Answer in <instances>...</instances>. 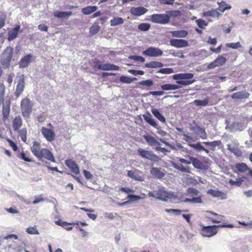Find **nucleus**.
Returning <instances> with one entry per match:
<instances>
[{
	"instance_id": "f257e3e1",
	"label": "nucleus",
	"mask_w": 252,
	"mask_h": 252,
	"mask_svg": "<svg viewBox=\"0 0 252 252\" xmlns=\"http://www.w3.org/2000/svg\"><path fill=\"white\" fill-rule=\"evenodd\" d=\"M193 77V74L191 73H179L173 76V78L177 80L176 83L181 86H187L194 83L195 80H190Z\"/></svg>"
},
{
	"instance_id": "f03ea898",
	"label": "nucleus",
	"mask_w": 252,
	"mask_h": 252,
	"mask_svg": "<svg viewBox=\"0 0 252 252\" xmlns=\"http://www.w3.org/2000/svg\"><path fill=\"white\" fill-rule=\"evenodd\" d=\"M186 194L191 198H186L184 200V202L199 204L202 203L201 194L197 189L193 188H189L187 189Z\"/></svg>"
},
{
	"instance_id": "7ed1b4c3",
	"label": "nucleus",
	"mask_w": 252,
	"mask_h": 252,
	"mask_svg": "<svg viewBox=\"0 0 252 252\" xmlns=\"http://www.w3.org/2000/svg\"><path fill=\"white\" fill-rule=\"evenodd\" d=\"M148 195L149 197L163 201H166L170 197V193L165 190L164 188H159L153 192L149 191Z\"/></svg>"
},
{
	"instance_id": "20e7f679",
	"label": "nucleus",
	"mask_w": 252,
	"mask_h": 252,
	"mask_svg": "<svg viewBox=\"0 0 252 252\" xmlns=\"http://www.w3.org/2000/svg\"><path fill=\"white\" fill-rule=\"evenodd\" d=\"M20 108L23 117L29 118L32 112V105L30 98L27 97L21 100Z\"/></svg>"
},
{
	"instance_id": "39448f33",
	"label": "nucleus",
	"mask_w": 252,
	"mask_h": 252,
	"mask_svg": "<svg viewBox=\"0 0 252 252\" xmlns=\"http://www.w3.org/2000/svg\"><path fill=\"white\" fill-rule=\"evenodd\" d=\"M93 68L102 70H118L119 67L111 63H103L99 60H95L93 62Z\"/></svg>"
},
{
	"instance_id": "423d86ee",
	"label": "nucleus",
	"mask_w": 252,
	"mask_h": 252,
	"mask_svg": "<svg viewBox=\"0 0 252 252\" xmlns=\"http://www.w3.org/2000/svg\"><path fill=\"white\" fill-rule=\"evenodd\" d=\"M151 21L154 23L165 25L170 21V17L165 14H154L151 16Z\"/></svg>"
},
{
	"instance_id": "0eeeda50",
	"label": "nucleus",
	"mask_w": 252,
	"mask_h": 252,
	"mask_svg": "<svg viewBox=\"0 0 252 252\" xmlns=\"http://www.w3.org/2000/svg\"><path fill=\"white\" fill-rule=\"evenodd\" d=\"M202 226L200 233L203 237H211L216 235L217 233V228L220 226V225Z\"/></svg>"
},
{
	"instance_id": "6e6552de",
	"label": "nucleus",
	"mask_w": 252,
	"mask_h": 252,
	"mask_svg": "<svg viewBox=\"0 0 252 252\" xmlns=\"http://www.w3.org/2000/svg\"><path fill=\"white\" fill-rule=\"evenodd\" d=\"M163 52L158 48L149 47L143 52V54L149 57H158L162 55Z\"/></svg>"
},
{
	"instance_id": "1a4fd4ad",
	"label": "nucleus",
	"mask_w": 252,
	"mask_h": 252,
	"mask_svg": "<svg viewBox=\"0 0 252 252\" xmlns=\"http://www.w3.org/2000/svg\"><path fill=\"white\" fill-rule=\"evenodd\" d=\"M41 132L47 141L52 142L54 140L56 134L54 130L42 127L41 129Z\"/></svg>"
},
{
	"instance_id": "9d476101",
	"label": "nucleus",
	"mask_w": 252,
	"mask_h": 252,
	"mask_svg": "<svg viewBox=\"0 0 252 252\" xmlns=\"http://www.w3.org/2000/svg\"><path fill=\"white\" fill-rule=\"evenodd\" d=\"M25 88V77L24 75L20 76L16 86L15 95L18 97L22 94Z\"/></svg>"
},
{
	"instance_id": "9b49d317",
	"label": "nucleus",
	"mask_w": 252,
	"mask_h": 252,
	"mask_svg": "<svg viewBox=\"0 0 252 252\" xmlns=\"http://www.w3.org/2000/svg\"><path fill=\"white\" fill-rule=\"evenodd\" d=\"M226 62V59L221 55H219L213 62L208 65L210 69L223 65Z\"/></svg>"
},
{
	"instance_id": "f8f14e48",
	"label": "nucleus",
	"mask_w": 252,
	"mask_h": 252,
	"mask_svg": "<svg viewBox=\"0 0 252 252\" xmlns=\"http://www.w3.org/2000/svg\"><path fill=\"white\" fill-rule=\"evenodd\" d=\"M170 44L172 46L176 48H183L189 46L188 41L181 39H171L170 40Z\"/></svg>"
},
{
	"instance_id": "ddd939ff",
	"label": "nucleus",
	"mask_w": 252,
	"mask_h": 252,
	"mask_svg": "<svg viewBox=\"0 0 252 252\" xmlns=\"http://www.w3.org/2000/svg\"><path fill=\"white\" fill-rule=\"evenodd\" d=\"M147 11L148 9L143 6L132 7L130 9L131 14L136 16H141Z\"/></svg>"
},
{
	"instance_id": "4468645a",
	"label": "nucleus",
	"mask_w": 252,
	"mask_h": 252,
	"mask_svg": "<svg viewBox=\"0 0 252 252\" xmlns=\"http://www.w3.org/2000/svg\"><path fill=\"white\" fill-rule=\"evenodd\" d=\"M190 130L193 131L198 134H200V138L205 139L207 137V134L204 128H201L198 125L195 124L194 126L190 127Z\"/></svg>"
},
{
	"instance_id": "2eb2a0df",
	"label": "nucleus",
	"mask_w": 252,
	"mask_h": 252,
	"mask_svg": "<svg viewBox=\"0 0 252 252\" xmlns=\"http://www.w3.org/2000/svg\"><path fill=\"white\" fill-rule=\"evenodd\" d=\"M20 28L21 26L17 25L15 28L8 32L7 40L9 41L14 40L17 37Z\"/></svg>"
},
{
	"instance_id": "dca6fc26",
	"label": "nucleus",
	"mask_w": 252,
	"mask_h": 252,
	"mask_svg": "<svg viewBox=\"0 0 252 252\" xmlns=\"http://www.w3.org/2000/svg\"><path fill=\"white\" fill-rule=\"evenodd\" d=\"M32 57V55L31 54L26 55L23 57L19 62V67L22 68L28 67L31 62Z\"/></svg>"
},
{
	"instance_id": "f3484780",
	"label": "nucleus",
	"mask_w": 252,
	"mask_h": 252,
	"mask_svg": "<svg viewBox=\"0 0 252 252\" xmlns=\"http://www.w3.org/2000/svg\"><path fill=\"white\" fill-rule=\"evenodd\" d=\"M65 164L71 169V171L76 175L79 173L80 170L79 167L76 163L72 161L71 159H67L65 160Z\"/></svg>"
},
{
	"instance_id": "a211bd4d",
	"label": "nucleus",
	"mask_w": 252,
	"mask_h": 252,
	"mask_svg": "<svg viewBox=\"0 0 252 252\" xmlns=\"http://www.w3.org/2000/svg\"><path fill=\"white\" fill-rule=\"evenodd\" d=\"M249 95L250 94L249 93L246 91H243L233 93L231 95V97L234 99H245L248 98Z\"/></svg>"
},
{
	"instance_id": "6ab92c4d",
	"label": "nucleus",
	"mask_w": 252,
	"mask_h": 252,
	"mask_svg": "<svg viewBox=\"0 0 252 252\" xmlns=\"http://www.w3.org/2000/svg\"><path fill=\"white\" fill-rule=\"evenodd\" d=\"M207 193L211 195L213 197L220 198L221 199H225L227 195L224 192L215 189H210L207 191Z\"/></svg>"
},
{
	"instance_id": "aec40b11",
	"label": "nucleus",
	"mask_w": 252,
	"mask_h": 252,
	"mask_svg": "<svg viewBox=\"0 0 252 252\" xmlns=\"http://www.w3.org/2000/svg\"><path fill=\"white\" fill-rule=\"evenodd\" d=\"M14 49L12 47L8 46L3 51L1 57L8 59L12 60L13 55Z\"/></svg>"
},
{
	"instance_id": "412c9836",
	"label": "nucleus",
	"mask_w": 252,
	"mask_h": 252,
	"mask_svg": "<svg viewBox=\"0 0 252 252\" xmlns=\"http://www.w3.org/2000/svg\"><path fill=\"white\" fill-rule=\"evenodd\" d=\"M227 150L236 157H239L242 156V153L239 149L238 145L228 144L227 145Z\"/></svg>"
},
{
	"instance_id": "4be33fe9",
	"label": "nucleus",
	"mask_w": 252,
	"mask_h": 252,
	"mask_svg": "<svg viewBox=\"0 0 252 252\" xmlns=\"http://www.w3.org/2000/svg\"><path fill=\"white\" fill-rule=\"evenodd\" d=\"M23 124V121L20 116H16L12 121V126L14 131H18Z\"/></svg>"
},
{
	"instance_id": "5701e85b",
	"label": "nucleus",
	"mask_w": 252,
	"mask_h": 252,
	"mask_svg": "<svg viewBox=\"0 0 252 252\" xmlns=\"http://www.w3.org/2000/svg\"><path fill=\"white\" fill-rule=\"evenodd\" d=\"M151 174L158 179H161L163 178L165 173L162 171L160 168L153 167L151 170Z\"/></svg>"
},
{
	"instance_id": "b1692460",
	"label": "nucleus",
	"mask_w": 252,
	"mask_h": 252,
	"mask_svg": "<svg viewBox=\"0 0 252 252\" xmlns=\"http://www.w3.org/2000/svg\"><path fill=\"white\" fill-rule=\"evenodd\" d=\"M154 84L152 80H146L139 82L137 84V87L141 89H145L146 87H150Z\"/></svg>"
},
{
	"instance_id": "393cba45",
	"label": "nucleus",
	"mask_w": 252,
	"mask_h": 252,
	"mask_svg": "<svg viewBox=\"0 0 252 252\" xmlns=\"http://www.w3.org/2000/svg\"><path fill=\"white\" fill-rule=\"evenodd\" d=\"M143 118L147 123L155 128H158V125L150 113H148L147 115H143Z\"/></svg>"
},
{
	"instance_id": "a878e982",
	"label": "nucleus",
	"mask_w": 252,
	"mask_h": 252,
	"mask_svg": "<svg viewBox=\"0 0 252 252\" xmlns=\"http://www.w3.org/2000/svg\"><path fill=\"white\" fill-rule=\"evenodd\" d=\"M72 14L71 11H56L54 13V16L58 18H68Z\"/></svg>"
},
{
	"instance_id": "bb28decb",
	"label": "nucleus",
	"mask_w": 252,
	"mask_h": 252,
	"mask_svg": "<svg viewBox=\"0 0 252 252\" xmlns=\"http://www.w3.org/2000/svg\"><path fill=\"white\" fill-rule=\"evenodd\" d=\"M203 143L206 146H208L210 150L213 151L215 150L216 147H220L221 145V142L220 140L212 142H204Z\"/></svg>"
},
{
	"instance_id": "cd10ccee",
	"label": "nucleus",
	"mask_w": 252,
	"mask_h": 252,
	"mask_svg": "<svg viewBox=\"0 0 252 252\" xmlns=\"http://www.w3.org/2000/svg\"><path fill=\"white\" fill-rule=\"evenodd\" d=\"M31 150L35 156L39 157V153H40L41 150L40 149V144L38 142L34 141L31 147Z\"/></svg>"
},
{
	"instance_id": "c85d7f7f",
	"label": "nucleus",
	"mask_w": 252,
	"mask_h": 252,
	"mask_svg": "<svg viewBox=\"0 0 252 252\" xmlns=\"http://www.w3.org/2000/svg\"><path fill=\"white\" fill-rule=\"evenodd\" d=\"M173 37L183 38L186 37L188 34V32L185 30L174 31L170 32Z\"/></svg>"
},
{
	"instance_id": "c756f323",
	"label": "nucleus",
	"mask_w": 252,
	"mask_h": 252,
	"mask_svg": "<svg viewBox=\"0 0 252 252\" xmlns=\"http://www.w3.org/2000/svg\"><path fill=\"white\" fill-rule=\"evenodd\" d=\"M127 176L135 180L142 181V177L138 174V171L136 170L128 171Z\"/></svg>"
},
{
	"instance_id": "7c9ffc66",
	"label": "nucleus",
	"mask_w": 252,
	"mask_h": 252,
	"mask_svg": "<svg viewBox=\"0 0 252 252\" xmlns=\"http://www.w3.org/2000/svg\"><path fill=\"white\" fill-rule=\"evenodd\" d=\"M192 160V164L194 167L200 169H206L207 168V166L206 164L203 163V162L200 161L198 158H190Z\"/></svg>"
},
{
	"instance_id": "2f4dec72",
	"label": "nucleus",
	"mask_w": 252,
	"mask_h": 252,
	"mask_svg": "<svg viewBox=\"0 0 252 252\" xmlns=\"http://www.w3.org/2000/svg\"><path fill=\"white\" fill-rule=\"evenodd\" d=\"M97 9L96 6H87L82 9V12L85 15H89L96 11Z\"/></svg>"
},
{
	"instance_id": "473e14b6",
	"label": "nucleus",
	"mask_w": 252,
	"mask_h": 252,
	"mask_svg": "<svg viewBox=\"0 0 252 252\" xmlns=\"http://www.w3.org/2000/svg\"><path fill=\"white\" fill-rule=\"evenodd\" d=\"M204 15L206 17L219 18L221 15V14L219 13L217 8L216 9H212L211 10L206 11L204 13Z\"/></svg>"
},
{
	"instance_id": "72a5a7b5",
	"label": "nucleus",
	"mask_w": 252,
	"mask_h": 252,
	"mask_svg": "<svg viewBox=\"0 0 252 252\" xmlns=\"http://www.w3.org/2000/svg\"><path fill=\"white\" fill-rule=\"evenodd\" d=\"M151 111L154 116L156 117L159 121L162 123H165L166 122V120L164 116L157 109H152Z\"/></svg>"
},
{
	"instance_id": "f704fd0d",
	"label": "nucleus",
	"mask_w": 252,
	"mask_h": 252,
	"mask_svg": "<svg viewBox=\"0 0 252 252\" xmlns=\"http://www.w3.org/2000/svg\"><path fill=\"white\" fill-rule=\"evenodd\" d=\"M163 66L162 63L159 62H151L145 64V66L147 68H156L161 67Z\"/></svg>"
},
{
	"instance_id": "c9c22d12",
	"label": "nucleus",
	"mask_w": 252,
	"mask_h": 252,
	"mask_svg": "<svg viewBox=\"0 0 252 252\" xmlns=\"http://www.w3.org/2000/svg\"><path fill=\"white\" fill-rule=\"evenodd\" d=\"M181 86L170 84H166L161 86V89L164 91L175 90L179 89Z\"/></svg>"
},
{
	"instance_id": "e433bc0d",
	"label": "nucleus",
	"mask_w": 252,
	"mask_h": 252,
	"mask_svg": "<svg viewBox=\"0 0 252 252\" xmlns=\"http://www.w3.org/2000/svg\"><path fill=\"white\" fill-rule=\"evenodd\" d=\"M138 152L139 155L142 158H158L157 156L152 155L151 152L141 148L138 149Z\"/></svg>"
},
{
	"instance_id": "4c0bfd02",
	"label": "nucleus",
	"mask_w": 252,
	"mask_h": 252,
	"mask_svg": "<svg viewBox=\"0 0 252 252\" xmlns=\"http://www.w3.org/2000/svg\"><path fill=\"white\" fill-rule=\"evenodd\" d=\"M219 7L217 8L218 11L223 13L226 10L231 9V6L227 4L225 1H221L219 3Z\"/></svg>"
},
{
	"instance_id": "58836bf2",
	"label": "nucleus",
	"mask_w": 252,
	"mask_h": 252,
	"mask_svg": "<svg viewBox=\"0 0 252 252\" xmlns=\"http://www.w3.org/2000/svg\"><path fill=\"white\" fill-rule=\"evenodd\" d=\"M144 138L146 140V142L150 145H156L158 143V141L151 135H144Z\"/></svg>"
},
{
	"instance_id": "ea45409f",
	"label": "nucleus",
	"mask_w": 252,
	"mask_h": 252,
	"mask_svg": "<svg viewBox=\"0 0 252 252\" xmlns=\"http://www.w3.org/2000/svg\"><path fill=\"white\" fill-rule=\"evenodd\" d=\"M38 158H54L51 152L47 149H42Z\"/></svg>"
},
{
	"instance_id": "a19ab883",
	"label": "nucleus",
	"mask_w": 252,
	"mask_h": 252,
	"mask_svg": "<svg viewBox=\"0 0 252 252\" xmlns=\"http://www.w3.org/2000/svg\"><path fill=\"white\" fill-rule=\"evenodd\" d=\"M124 22V19L121 17H114L110 21L111 26H116L121 25Z\"/></svg>"
},
{
	"instance_id": "79ce46f5",
	"label": "nucleus",
	"mask_w": 252,
	"mask_h": 252,
	"mask_svg": "<svg viewBox=\"0 0 252 252\" xmlns=\"http://www.w3.org/2000/svg\"><path fill=\"white\" fill-rule=\"evenodd\" d=\"M11 62V60L2 58L0 57V64L1 66L3 67V68H8L10 66V63Z\"/></svg>"
},
{
	"instance_id": "37998d69",
	"label": "nucleus",
	"mask_w": 252,
	"mask_h": 252,
	"mask_svg": "<svg viewBox=\"0 0 252 252\" xmlns=\"http://www.w3.org/2000/svg\"><path fill=\"white\" fill-rule=\"evenodd\" d=\"M137 80L136 78L133 77H129L125 76H121L120 77V81L122 82L123 83L126 84H130L133 81Z\"/></svg>"
},
{
	"instance_id": "c03bdc74",
	"label": "nucleus",
	"mask_w": 252,
	"mask_h": 252,
	"mask_svg": "<svg viewBox=\"0 0 252 252\" xmlns=\"http://www.w3.org/2000/svg\"><path fill=\"white\" fill-rule=\"evenodd\" d=\"M10 113V107L8 106H3L2 113L3 116V120L4 121L8 119Z\"/></svg>"
},
{
	"instance_id": "a18cd8bd",
	"label": "nucleus",
	"mask_w": 252,
	"mask_h": 252,
	"mask_svg": "<svg viewBox=\"0 0 252 252\" xmlns=\"http://www.w3.org/2000/svg\"><path fill=\"white\" fill-rule=\"evenodd\" d=\"M55 223L59 226H61L63 227L64 228H65L67 230H71L72 229V227H66V225H71V224H72V223H68L66 221H64L62 220H61L56 221Z\"/></svg>"
},
{
	"instance_id": "49530a36",
	"label": "nucleus",
	"mask_w": 252,
	"mask_h": 252,
	"mask_svg": "<svg viewBox=\"0 0 252 252\" xmlns=\"http://www.w3.org/2000/svg\"><path fill=\"white\" fill-rule=\"evenodd\" d=\"M209 99L206 98L204 100L195 99L193 101V104L196 106H205L208 104Z\"/></svg>"
},
{
	"instance_id": "de8ad7c7",
	"label": "nucleus",
	"mask_w": 252,
	"mask_h": 252,
	"mask_svg": "<svg viewBox=\"0 0 252 252\" xmlns=\"http://www.w3.org/2000/svg\"><path fill=\"white\" fill-rule=\"evenodd\" d=\"M100 27L97 23H94L90 28V33L91 35H94L99 31Z\"/></svg>"
},
{
	"instance_id": "09e8293b",
	"label": "nucleus",
	"mask_w": 252,
	"mask_h": 252,
	"mask_svg": "<svg viewBox=\"0 0 252 252\" xmlns=\"http://www.w3.org/2000/svg\"><path fill=\"white\" fill-rule=\"evenodd\" d=\"M19 132V135L20 136L22 140L26 142L27 141V130L26 128H23L21 130H19L18 131Z\"/></svg>"
},
{
	"instance_id": "8fccbe9b",
	"label": "nucleus",
	"mask_w": 252,
	"mask_h": 252,
	"mask_svg": "<svg viewBox=\"0 0 252 252\" xmlns=\"http://www.w3.org/2000/svg\"><path fill=\"white\" fill-rule=\"evenodd\" d=\"M5 87L4 85L0 83V104L2 103L4 101V96L5 94Z\"/></svg>"
},
{
	"instance_id": "3c124183",
	"label": "nucleus",
	"mask_w": 252,
	"mask_h": 252,
	"mask_svg": "<svg viewBox=\"0 0 252 252\" xmlns=\"http://www.w3.org/2000/svg\"><path fill=\"white\" fill-rule=\"evenodd\" d=\"M244 177H242V178H237L236 181H234L232 179H230L229 180V183L232 186H237L238 187H240L242 182L244 181L243 179Z\"/></svg>"
},
{
	"instance_id": "603ef678",
	"label": "nucleus",
	"mask_w": 252,
	"mask_h": 252,
	"mask_svg": "<svg viewBox=\"0 0 252 252\" xmlns=\"http://www.w3.org/2000/svg\"><path fill=\"white\" fill-rule=\"evenodd\" d=\"M165 211L168 213H173L175 215L178 216L181 214V213L183 212H188L187 210H179V209H166L165 210Z\"/></svg>"
},
{
	"instance_id": "864d4df0",
	"label": "nucleus",
	"mask_w": 252,
	"mask_h": 252,
	"mask_svg": "<svg viewBox=\"0 0 252 252\" xmlns=\"http://www.w3.org/2000/svg\"><path fill=\"white\" fill-rule=\"evenodd\" d=\"M236 168L240 172H245L248 170V166L244 163H237L235 165Z\"/></svg>"
},
{
	"instance_id": "5fc2aeb1",
	"label": "nucleus",
	"mask_w": 252,
	"mask_h": 252,
	"mask_svg": "<svg viewBox=\"0 0 252 252\" xmlns=\"http://www.w3.org/2000/svg\"><path fill=\"white\" fill-rule=\"evenodd\" d=\"M151 27L149 24L143 23L138 25V29L140 31L146 32L148 31Z\"/></svg>"
},
{
	"instance_id": "6e6d98bb",
	"label": "nucleus",
	"mask_w": 252,
	"mask_h": 252,
	"mask_svg": "<svg viewBox=\"0 0 252 252\" xmlns=\"http://www.w3.org/2000/svg\"><path fill=\"white\" fill-rule=\"evenodd\" d=\"M127 198H129V203L131 202H136L138 200L141 199L142 198L139 195H134V194H128L127 197Z\"/></svg>"
},
{
	"instance_id": "4d7b16f0",
	"label": "nucleus",
	"mask_w": 252,
	"mask_h": 252,
	"mask_svg": "<svg viewBox=\"0 0 252 252\" xmlns=\"http://www.w3.org/2000/svg\"><path fill=\"white\" fill-rule=\"evenodd\" d=\"M173 69L171 68H161L158 71V73L164 74H169L173 73Z\"/></svg>"
},
{
	"instance_id": "13d9d810",
	"label": "nucleus",
	"mask_w": 252,
	"mask_h": 252,
	"mask_svg": "<svg viewBox=\"0 0 252 252\" xmlns=\"http://www.w3.org/2000/svg\"><path fill=\"white\" fill-rule=\"evenodd\" d=\"M129 59L133 60L135 61H138L141 63H143L145 62V59L141 57L136 55L130 56L129 57Z\"/></svg>"
},
{
	"instance_id": "bf43d9fd",
	"label": "nucleus",
	"mask_w": 252,
	"mask_h": 252,
	"mask_svg": "<svg viewBox=\"0 0 252 252\" xmlns=\"http://www.w3.org/2000/svg\"><path fill=\"white\" fill-rule=\"evenodd\" d=\"M27 232L30 234H39L38 230L34 227H30L27 229Z\"/></svg>"
},
{
	"instance_id": "052dcab7",
	"label": "nucleus",
	"mask_w": 252,
	"mask_h": 252,
	"mask_svg": "<svg viewBox=\"0 0 252 252\" xmlns=\"http://www.w3.org/2000/svg\"><path fill=\"white\" fill-rule=\"evenodd\" d=\"M196 23H197L198 26L201 28L203 29L205 26H207L208 23H206L204 20L202 19H198L196 21Z\"/></svg>"
},
{
	"instance_id": "680f3d73",
	"label": "nucleus",
	"mask_w": 252,
	"mask_h": 252,
	"mask_svg": "<svg viewBox=\"0 0 252 252\" xmlns=\"http://www.w3.org/2000/svg\"><path fill=\"white\" fill-rule=\"evenodd\" d=\"M226 47L231 48L232 49H237L241 46L240 43L239 42L236 43H229L226 44Z\"/></svg>"
},
{
	"instance_id": "e2e57ef3",
	"label": "nucleus",
	"mask_w": 252,
	"mask_h": 252,
	"mask_svg": "<svg viewBox=\"0 0 252 252\" xmlns=\"http://www.w3.org/2000/svg\"><path fill=\"white\" fill-rule=\"evenodd\" d=\"M9 145L12 148L14 151H16L18 150V148L16 143L13 142L12 140L8 139H7Z\"/></svg>"
},
{
	"instance_id": "0e129e2a",
	"label": "nucleus",
	"mask_w": 252,
	"mask_h": 252,
	"mask_svg": "<svg viewBox=\"0 0 252 252\" xmlns=\"http://www.w3.org/2000/svg\"><path fill=\"white\" fill-rule=\"evenodd\" d=\"M104 216L105 218H107L109 219L113 220L117 216V214L116 213H105L104 214Z\"/></svg>"
},
{
	"instance_id": "69168bd1",
	"label": "nucleus",
	"mask_w": 252,
	"mask_h": 252,
	"mask_svg": "<svg viewBox=\"0 0 252 252\" xmlns=\"http://www.w3.org/2000/svg\"><path fill=\"white\" fill-rule=\"evenodd\" d=\"M128 72L133 75H142L144 74V71L143 70H137L134 69H130L128 70Z\"/></svg>"
},
{
	"instance_id": "338daca9",
	"label": "nucleus",
	"mask_w": 252,
	"mask_h": 252,
	"mask_svg": "<svg viewBox=\"0 0 252 252\" xmlns=\"http://www.w3.org/2000/svg\"><path fill=\"white\" fill-rule=\"evenodd\" d=\"M191 146L198 151H203V150H204V147L203 146H202L199 143L192 144Z\"/></svg>"
},
{
	"instance_id": "774afa93",
	"label": "nucleus",
	"mask_w": 252,
	"mask_h": 252,
	"mask_svg": "<svg viewBox=\"0 0 252 252\" xmlns=\"http://www.w3.org/2000/svg\"><path fill=\"white\" fill-rule=\"evenodd\" d=\"M196 183V180L192 178H188L186 180V183L188 185H195Z\"/></svg>"
}]
</instances>
